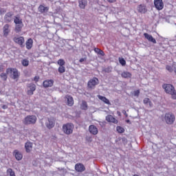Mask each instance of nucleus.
Wrapping results in <instances>:
<instances>
[{
    "label": "nucleus",
    "instance_id": "393cba45",
    "mask_svg": "<svg viewBox=\"0 0 176 176\" xmlns=\"http://www.w3.org/2000/svg\"><path fill=\"white\" fill-rule=\"evenodd\" d=\"M143 104H144V105H149V107H153V104H152L151 99H149L148 98H145L143 100Z\"/></svg>",
    "mask_w": 176,
    "mask_h": 176
},
{
    "label": "nucleus",
    "instance_id": "7c9ffc66",
    "mask_svg": "<svg viewBox=\"0 0 176 176\" xmlns=\"http://www.w3.org/2000/svg\"><path fill=\"white\" fill-rule=\"evenodd\" d=\"M7 174L10 176H16V173L13 171V169L10 168L7 170Z\"/></svg>",
    "mask_w": 176,
    "mask_h": 176
},
{
    "label": "nucleus",
    "instance_id": "412c9836",
    "mask_svg": "<svg viewBox=\"0 0 176 176\" xmlns=\"http://www.w3.org/2000/svg\"><path fill=\"white\" fill-rule=\"evenodd\" d=\"M13 155L18 161H20L21 160V159H23V154L20 151H19V150H14L13 152Z\"/></svg>",
    "mask_w": 176,
    "mask_h": 176
},
{
    "label": "nucleus",
    "instance_id": "c756f323",
    "mask_svg": "<svg viewBox=\"0 0 176 176\" xmlns=\"http://www.w3.org/2000/svg\"><path fill=\"white\" fill-rule=\"evenodd\" d=\"M21 64L23 67H28V65H30V60H28V59H23L21 61Z\"/></svg>",
    "mask_w": 176,
    "mask_h": 176
},
{
    "label": "nucleus",
    "instance_id": "2f4dec72",
    "mask_svg": "<svg viewBox=\"0 0 176 176\" xmlns=\"http://www.w3.org/2000/svg\"><path fill=\"white\" fill-rule=\"evenodd\" d=\"M81 109L83 111H87V102L86 101H82V103L81 104Z\"/></svg>",
    "mask_w": 176,
    "mask_h": 176
},
{
    "label": "nucleus",
    "instance_id": "a19ab883",
    "mask_svg": "<svg viewBox=\"0 0 176 176\" xmlns=\"http://www.w3.org/2000/svg\"><path fill=\"white\" fill-rule=\"evenodd\" d=\"M101 50H100V48H94V52L95 53H97V54H98L99 52Z\"/></svg>",
    "mask_w": 176,
    "mask_h": 176
},
{
    "label": "nucleus",
    "instance_id": "72a5a7b5",
    "mask_svg": "<svg viewBox=\"0 0 176 176\" xmlns=\"http://www.w3.org/2000/svg\"><path fill=\"white\" fill-rule=\"evenodd\" d=\"M118 60H119L120 64H121L122 67H124V65H126V60H124V58H119Z\"/></svg>",
    "mask_w": 176,
    "mask_h": 176
},
{
    "label": "nucleus",
    "instance_id": "49530a36",
    "mask_svg": "<svg viewBox=\"0 0 176 176\" xmlns=\"http://www.w3.org/2000/svg\"><path fill=\"white\" fill-rule=\"evenodd\" d=\"M2 109H8V105L3 104V105L2 106Z\"/></svg>",
    "mask_w": 176,
    "mask_h": 176
},
{
    "label": "nucleus",
    "instance_id": "f257e3e1",
    "mask_svg": "<svg viewBox=\"0 0 176 176\" xmlns=\"http://www.w3.org/2000/svg\"><path fill=\"white\" fill-rule=\"evenodd\" d=\"M162 89H164L167 94H170L173 100H176V90L175 88L171 84H164Z\"/></svg>",
    "mask_w": 176,
    "mask_h": 176
},
{
    "label": "nucleus",
    "instance_id": "f8f14e48",
    "mask_svg": "<svg viewBox=\"0 0 176 176\" xmlns=\"http://www.w3.org/2000/svg\"><path fill=\"white\" fill-rule=\"evenodd\" d=\"M138 12L139 13H142V14H145L146 12H148V9H146V6L145 4H140L138 6Z\"/></svg>",
    "mask_w": 176,
    "mask_h": 176
},
{
    "label": "nucleus",
    "instance_id": "e433bc0d",
    "mask_svg": "<svg viewBox=\"0 0 176 176\" xmlns=\"http://www.w3.org/2000/svg\"><path fill=\"white\" fill-rule=\"evenodd\" d=\"M0 76L3 80H8V75L7 73H1L0 74Z\"/></svg>",
    "mask_w": 176,
    "mask_h": 176
},
{
    "label": "nucleus",
    "instance_id": "a211bd4d",
    "mask_svg": "<svg viewBox=\"0 0 176 176\" xmlns=\"http://www.w3.org/2000/svg\"><path fill=\"white\" fill-rule=\"evenodd\" d=\"M144 36L148 41L149 42H151V43H157L156 39L152 36V35L148 34V33H144Z\"/></svg>",
    "mask_w": 176,
    "mask_h": 176
},
{
    "label": "nucleus",
    "instance_id": "9d476101",
    "mask_svg": "<svg viewBox=\"0 0 176 176\" xmlns=\"http://www.w3.org/2000/svg\"><path fill=\"white\" fill-rule=\"evenodd\" d=\"M29 87V90H28L27 94L28 96H32L34 92L36 90V85L34 83H30L28 85Z\"/></svg>",
    "mask_w": 176,
    "mask_h": 176
},
{
    "label": "nucleus",
    "instance_id": "6e6552de",
    "mask_svg": "<svg viewBox=\"0 0 176 176\" xmlns=\"http://www.w3.org/2000/svg\"><path fill=\"white\" fill-rule=\"evenodd\" d=\"M154 6L157 10H163L164 8L163 0H154Z\"/></svg>",
    "mask_w": 176,
    "mask_h": 176
},
{
    "label": "nucleus",
    "instance_id": "4468645a",
    "mask_svg": "<svg viewBox=\"0 0 176 176\" xmlns=\"http://www.w3.org/2000/svg\"><path fill=\"white\" fill-rule=\"evenodd\" d=\"M89 131L93 135H97L98 134V129L95 125H90L89 126Z\"/></svg>",
    "mask_w": 176,
    "mask_h": 176
},
{
    "label": "nucleus",
    "instance_id": "864d4df0",
    "mask_svg": "<svg viewBox=\"0 0 176 176\" xmlns=\"http://www.w3.org/2000/svg\"><path fill=\"white\" fill-rule=\"evenodd\" d=\"M133 176H138V175H134Z\"/></svg>",
    "mask_w": 176,
    "mask_h": 176
},
{
    "label": "nucleus",
    "instance_id": "2eb2a0df",
    "mask_svg": "<svg viewBox=\"0 0 176 176\" xmlns=\"http://www.w3.org/2000/svg\"><path fill=\"white\" fill-rule=\"evenodd\" d=\"M106 120L107 122H109L110 123H114V124H118V121L116 118H113L112 115H108L106 116Z\"/></svg>",
    "mask_w": 176,
    "mask_h": 176
},
{
    "label": "nucleus",
    "instance_id": "603ef678",
    "mask_svg": "<svg viewBox=\"0 0 176 176\" xmlns=\"http://www.w3.org/2000/svg\"><path fill=\"white\" fill-rule=\"evenodd\" d=\"M118 115H120V112L118 111Z\"/></svg>",
    "mask_w": 176,
    "mask_h": 176
},
{
    "label": "nucleus",
    "instance_id": "37998d69",
    "mask_svg": "<svg viewBox=\"0 0 176 176\" xmlns=\"http://www.w3.org/2000/svg\"><path fill=\"white\" fill-rule=\"evenodd\" d=\"M107 1H108L109 3H115V2H116V0H107Z\"/></svg>",
    "mask_w": 176,
    "mask_h": 176
},
{
    "label": "nucleus",
    "instance_id": "20e7f679",
    "mask_svg": "<svg viewBox=\"0 0 176 176\" xmlns=\"http://www.w3.org/2000/svg\"><path fill=\"white\" fill-rule=\"evenodd\" d=\"M6 72L7 75L10 74L11 75L10 76L12 79H14V80L19 79V70H17V69L10 67L6 69Z\"/></svg>",
    "mask_w": 176,
    "mask_h": 176
},
{
    "label": "nucleus",
    "instance_id": "c9c22d12",
    "mask_svg": "<svg viewBox=\"0 0 176 176\" xmlns=\"http://www.w3.org/2000/svg\"><path fill=\"white\" fill-rule=\"evenodd\" d=\"M57 63L60 67L65 65V60L64 59H59Z\"/></svg>",
    "mask_w": 176,
    "mask_h": 176
},
{
    "label": "nucleus",
    "instance_id": "58836bf2",
    "mask_svg": "<svg viewBox=\"0 0 176 176\" xmlns=\"http://www.w3.org/2000/svg\"><path fill=\"white\" fill-rule=\"evenodd\" d=\"M134 97H138L140 96V90H136L133 94Z\"/></svg>",
    "mask_w": 176,
    "mask_h": 176
},
{
    "label": "nucleus",
    "instance_id": "9b49d317",
    "mask_svg": "<svg viewBox=\"0 0 176 176\" xmlns=\"http://www.w3.org/2000/svg\"><path fill=\"white\" fill-rule=\"evenodd\" d=\"M75 170L77 173H83V171L86 170V168L83 164L78 163L75 165Z\"/></svg>",
    "mask_w": 176,
    "mask_h": 176
},
{
    "label": "nucleus",
    "instance_id": "ddd939ff",
    "mask_svg": "<svg viewBox=\"0 0 176 176\" xmlns=\"http://www.w3.org/2000/svg\"><path fill=\"white\" fill-rule=\"evenodd\" d=\"M54 84V80H45L43 82V86L45 89H47V87H52Z\"/></svg>",
    "mask_w": 176,
    "mask_h": 176
},
{
    "label": "nucleus",
    "instance_id": "cd10ccee",
    "mask_svg": "<svg viewBox=\"0 0 176 176\" xmlns=\"http://www.w3.org/2000/svg\"><path fill=\"white\" fill-rule=\"evenodd\" d=\"M14 23L15 25L24 24V23H23V19H20V17H19V16L14 17Z\"/></svg>",
    "mask_w": 176,
    "mask_h": 176
},
{
    "label": "nucleus",
    "instance_id": "4c0bfd02",
    "mask_svg": "<svg viewBox=\"0 0 176 176\" xmlns=\"http://www.w3.org/2000/svg\"><path fill=\"white\" fill-rule=\"evenodd\" d=\"M166 69L168 71V72H173L174 71V69H173V67L168 65L166 66Z\"/></svg>",
    "mask_w": 176,
    "mask_h": 176
},
{
    "label": "nucleus",
    "instance_id": "de8ad7c7",
    "mask_svg": "<svg viewBox=\"0 0 176 176\" xmlns=\"http://www.w3.org/2000/svg\"><path fill=\"white\" fill-rule=\"evenodd\" d=\"M126 123H129V124H131V122L130 121V120H126Z\"/></svg>",
    "mask_w": 176,
    "mask_h": 176
},
{
    "label": "nucleus",
    "instance_id": "423d86ee",
    "mask_svg": "<svg viewBox=\"0 0 176 176\" xmlns=\"http://www.w3.org/2000/svg\"><path fill=\"white\" fill-rule=\"evenodd\" d=\"M45 126L47 129H49V130L53 129V127L56 126V120H54V118L51 117L47 118L45 121Z\"/></svg>",
    "mask_w": 176,
    "mask_h": 176
},
{
    "label": "nucleus",
    "instance_id": "4be33fe9",
    "mask_svg": "<svg viewBox=\"0 0 176 176\" xmlns=\"http://www.w3.org/2000/svg\"><path fill=\"white\" fill-rule=\"evenodd\" d=\"M78 6L80 9H86V6H87V0H78Z\"/></svg>",
    "mask_w": 176,
    "mask_h": 176
},
{
    "label": "nucleus",
    "instance_id": "8fccbe9b",
    "mask_svg": "<svg viewBox=\"0 0 176 176\" xmlns=\"http://www.w3.org/2000/svg\"><path fill=\"white\" fill-rule=\"evenodd\" d=\"M174 72H175V74H176V67H175V69H174Z\"/></svg>",
    "mask_w": 176,
    "mask_h": 176
},
{
    "label": "nucleus",
    "instance_id": "79ce46f5",
    "mask_svg": "<svg viewBox=\"0 0 176 176\" xmlns=\"http://www.w3.org/2000/svg\"><path fill=\"white\" fill-rule=\"evenodd\" d=\"M83 61H86V58H81L79 60V63H83Z\"/></svg>",
    "mask_w": 176,
    "mask_h": 176
},
{
    "label": "nucleus",
    "instance_id": "1a4fd4ad",
    "mask_svg": "<svg viewBox=\"0 0 176 176\" xmlns=\"http://www.w3.org/2000/svg\"><path fill=\"white\" fill-rule=\"evenodd\" d=\"M13 41H14V42H15V43H17L21 47H24V46H25V45H24V42H25L24 37H23V36L14 37L13 38Z\"/></svg>",
    "mask_w": 176,
    "mask_h": 176
},
{
    "label": "nucleus",
    "instance_id": "f704fd0d",
    "mask_svg": "<svg viewBox=\"0 0 176 176\" xmlns=\"http://www.w3.org/2000/svg\"><path fill=\"white\" fill-rule=\"evenodd\" d=\"M58 72L59 74H64V72H65V67L60 66L58 69Z\"/></svg>",
    "mask_w": 176,
    "mask_h": 176
},
{
    "label": "nucleus",
    "instance_id": "c03bdc74",
    "mask_svg": "<svg viewBox=\"0 0 176 176\" xmlns=\"http://www.w3.org/2000/svg\"><path fill=\"white\" fill-rule=\"evenodd\" d=\"M34 82H38V81L39 80V77L35 76V77L34 78Z\"/></svg>",
    "mask_w": 176,
    "mask_h": 176
},
{
    "label": "nucleus",
    "instance_id": "c85d7f7f",
    "mask_svg": "<svg viewBox=\"0 0 176 176\" xmlns=\"http://www.w3.org/2000/svg\"><path fill=\"white\" fill-rule=\"evenodd\" d=\"M3 31L4 35H8L9 34V24H6L3 28Z\"/></svg>",
    "mask_w": 176,
    "mask_h": 176
},
{
    "label": "nucleus",
    "instance_id": "dca6fc26",
    "mask_svg": "<svg viewBox=\"0 0 176 176\" xmlns=\"http://www.w3.org/2000/svg\"><path fill=\"white\" fill-rule=\"evenodd\" d=\"M33 145H34V144L30 141H28L25 142V149L27 153H30V152H31V151H32Z\"/></svg>",
    "mask_w": 176,
    "mask_h": 176
},
{
    "label": "nucleus",
    "instance_id": "f3484780",
    "mask_svg": "<svg viewBox=\"0 0 176 176\" xmlns=\"http://www.w3.org/2000/svg\"><path fill=\"white\" fill-rule=\"evenodd\" d=\"M13 16V12H8L4 16L5 23H10L12 21V17Z\"/></svg>",
    "mask_w": 176,
    "mask_h": 176
},
{
    "label": "nucleus",
    "instance_id": "ea45409f",
    "mask_svg": "<svg viewBox=\"0 0 176 176\" xmlns=\"http://www.w3.org/2000/svg\"><path fill=\"white\" fill-rule=\"evenodd\" d=\"M98 54L99 56H105V53L104 52V51H102V50H100V51L99 52H98Z\"/></svg>",
    "mask_w": 176,
    "mask_h": 176
},
{
    "label": "nucleus",
    "instance_id": "39448f33",
    "mask_svg": "<svg viewBox=\"0 0 176 176\" xmlns=\"http://www.w3.org/2000/svg\"><path fill=\"white\" fill-rule=\"evenodd\" d=\"M74 124L72 123H67L63 124V133H65V134L69 135V134H72V133L74 132Z\"/></svg>",
    "mask_w": 176,
    "mask_h": 176
},
{
    "label": "nucleus",
    "instance_id": "f03ea898",
    "mask_svg": "<svg viewBox=\"0 0 176 176\" xmlns=\"http://www.w3.org/2000/svg\"><path fill=\"white\" fill-rule=\"evenodd\" d=\"M36 120H38V118L36 116L31 115V116H27L23 120V123L25 126H28L30 124H35L36 123Z\"/></svg>",
    "mask_w": 176,
    "mask_h": 176
},
{
    "label": "nucleus",
    "instance_id": "a878e982",
    "mask_svg": "<svg viewBox=\"0 0 176 176\" xmlns=\"http://www.w3.org/2000/svg\"><path fill=\"white\" fill-rule=\"evenodd\" d=\"M23 27L24 24L15 25V32H16V34H19V32H21V30H23Z\"/></svg>",
    "mask_w": 176,
    "mask_h": 176
},
{
    "label": "nucleus",
    "instance_id": "0eeeda50",
    "mask_svg": "<svg viewBox=\"0 0 176 176\" xmlns=\"http://www.w3.org/2000/svg\"><path fill=\"white\" fill-rule=\"evenodd\" d=\"M98 83H100L98 78L94 77L88 82V87L89 89H94V87H96Z\"/></svg>",
    "mask_w": 176,
    "mask_h": 176
},
{
    "label": "nucleus",
    "instance_id": "b1692460",
    "mask_svg": "<svg viewBox=\"0 0 176 176\" xmlns=\"http://www.w3.org/2000/svg\"><path fill=\"white\" fill-rule=\"evenodd\" d=\"M33 43H34V40H32V38H28L25 43L26 49H28V50H31L32 48Z\"/></svg>",
    "mask_w": 176,
    "mask_h": 176
},
{
    "label": "nucleus",
    "instance_id": "a18cd8bd",
    "mask_svg": "<svg viewBox=\"0 0 176 176\" xmlns=\"http://www.w3.org/2000/svg\"><path fill=\"white\" fill-rule=\"evenodd\" d=\"M5 12H6V11H5L3 9H1L0 10V14H3V13H5Z\"/></svg>",
    "mask_w": 176,
    "mask_h": 176
},
{
    "label": "nucleus",
    "instance_id": "3c124183",
    "mask_svg": "<svg viewBox=\"0 0 176 176\" xmlns=\"http://www.w3.org/2000/svg\"><path fill=\"white\" fill-rule=\"evenodd\" d=\"M106 72H109V69H106Z\"/></svg>",
    "mask_w": 176,
    "mask_h": 176
},
{
    "label": "nucleus",
    "instance_id": "bb28decb",
    "mask_svg": "<svg viewBox=\"0 0 176 176\" xmlns=\"http://www.w3.org/2000/svg\"><path fill=\"white\" fill-rule=\"evenodd\" d=\"M122 78H124L125 79H127L129 78H131L132 75L131 73L129 72H124L121 74Z\"/></svg>",
    "mask_w": 176,
    "mask_h": 176
},
{
    "label": "nucleus",
    "instance_id": "5701e85b",
    "mask_svg": "<svg viewBox=\"0 0 176 176\" xmlns=\"http://www.w3.org/2000/svg\"><path fill=\"white\" fill-rule=\"evenodd\" d=\"M98 98H99L100 101L104 102V104H107V105H111V102H109V100L107 98V97L102 96L101 95H98Z\"/></svg>",
    "mask_w": 176,
    "mask_h": 176
},
{
    "label": "nucleus",
    "instance_id": "6ab92c4d",
    "mask_svg": "<svg viewBox=\"0 0 176 176\" xmlns=\"http://www.w3.org/2000/svg\"><path fill=\"white\" fill-rule=\"evenodd\" d=\"M38 10L40 13H47L49 12V7L43 5H40L38 8Z\"/></svg>",
    "mask_w": 176,
    "mask_h": 176
},
{
    "label": "nucleus",
    "instance_id": "09e8293b",
    "mask_svg": "<svg viewBox=\"0 0 176 176\" xmlns=\"http://www.w3.org/2000/svg\"><path fill=\"white\" fill-rule=\"evenodd\" d=\"M123 113H124V115H125V116H126V117L128 116L127 113L126 112V111H124Z\"/></svg>",
    "mask_w": 176,
    "mask_h": 176
},
{
    "label": "nucleus",
    "instance_id": "7ed1b4c3",
    "mask_svg": "<svg viewBox=\"0 0 176 176\" xmlns=\"http://www.w3.org/2000/svg\"><path fill=\"white\" fill-rule=\"evenodd\" d=\"M164 120L166 124H174L175 122V116L173 113H166L164 117Z\"/></svg>",
    "mask_w": 176,
    "mask_h": 176
},
{
    "label": "nucleus",
    "instance_id": "aec40b11",
    "mask_svg": "<svg viewBox=\"0 0 176 176\" xmlns=\"http://www.w3.org/2000/svg\"><path fill=\"white\" fill-rule=\"evenodd\" d=\"M65 98L67 100V105H68V107H72V105H74V98L69 95H67Z\"/></svg>",
    "mask_w": 176,
    "mask_h": 176
},
{
    "label": "nucleus",
    "instance_id": "473e14b6",
    "mask_svg": "<svg viewBox=\"0 0 176 176\" xmlns=\"http://www.w3.org/2000/svg\"><path fill=\"white\" fill-rule=\"evenodd\" d=\"M116 130H117L118 133H119L120 134L124 133V128H123L120 126H117Z\"/></svg>",
    "mask_w": 176,
    "mask_h": 176
}]
</instances>
